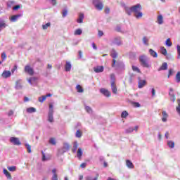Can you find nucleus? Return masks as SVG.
Masks as SVG:
<instances>
[{
    "mask_svg": "<svg viewBox=\"0 0 180 180\" xmlns=\"http://www.w3.org/2000/svg\"><path fill=\"white\" fill-rule=\"evenodd\" d=\"M142 9L143 7L141 6V4H137L129 8V13H128L127 15L130 16L131 15V12H133L134 16L136 18V19H141V18H143V12H141Z\"/></svg>",
    "mask_w": 180,
    "mask_h": 180,
    "instance_id": "obj_1",
    "label": "nucleus"
},
{
    "mask_svg": "<svg viewBox=\"0 0 180 180\" xmlns=\"http://www.w3.org/2000/svg\"><path fill=\"white\" fill-rule=\"evenodd\" d=\"M150 58L146 56V55H142L139 56V61L141 63V65L144 68H150L151 65L148 63Z\"/></svg>",
    "mask_w": 180,
    "mask_h": 180,
    "instance_id": "obj_2",
    "label": "nucleus"
},
{
    "mask_svg": "<svg viewBox=\"0 0 180 180\" xmlns=\"http://www.w3.org/2000/svg\"><path fill=\"white\" fill-rule=\"evenodd\" d=\"M112 67L115 68V70H121V71H124L126 68V66L123 62L120 61L116 63V60L115 59L112 60Z\"/></svg>",
    "mask_w": 180,
    "mask_h": 180,
    "instance_id": "obj_3",
    "label": "nucleus"
},
{
    "mask_svg": "<svg viewBox=\"0 0 180 180\" xmlns=\"http://www.w3.org/2000/svg\"><path fill=\"white\" fill-rule=\"evenodd\" d=\"M53 104L49 105V114H48V122L50 123H53L54 122V110H53Z\"/></svg>",
    "mask_w": 180,
    "mask_h": 180,
    "instance_id": "obj_4",
    "label": "nucleus"
},
{
    "mask_svg": "<svg viewBox=\"0 0 180 180\" xmlns=\"http://www.w3.org/2000/svg\"><path fill=\"white\" fill-rule=\"evenodd\" d=\"M92 4L97 11H102L103 9V2L101 0H93Z\"/></svg>",
    "mask_w": 180,
    "mask_h": 180,
    "instance_id": "obj_5",
    "label": "nucleus"
},
{
    "mask_svg": "<svg viewBox=\"0 0 180 180\" xmlns=\"http://www.w3.org/2000/svg\"><path fill=\"white\" fill-rule=\"evenodd\" d=\"M24 71H25V72H26L29 75H34V70L29 65H27L25 67Z\"/></svg>",
    "mask_w": 180,
    "mask_h": 180,
    "instance_id": "obj_6",
    "label": "nucleus"
},
{
    "mask_svg": "<svg viewBox=\"0 0 180 180\" xmlns=\"http://www.w3.org/2000/svg\"><path fill=\"white\" fill-rule=\"evenodd\" d=\"M112 44H115V46H122L123 44V41H122V38L120 37H117L114 38L112 40Z\"/></svg>",
    "mask_w": 180,
    "mask_h": 180,
    "instance_id": "obj_7",
    "label": "nucleus"
},
{
    "mask_svg": "<svg viewBox=\"0 0 180 180\" xmlns=\"http://www.w3.org/2000/svg\"><path fill=\"white\" fill-rule=\"evenodd\" d=\"M10 141L11 143H13L14 146H20L22 144V143L19 140V138H16V137H11Z\"/></svg>",
    "mask_w": 180,
    "mask_h": 180,
    "instance_id": "obj_8",
    "label": "nucleus"
},
{
    "mask_svg": "<svg viewBox=\"0 0 180 180\" xmlns=\"http://www.w3.org/2000/svg\"><path fill=\"white\" fill-rule=\"evenodd\" d=\"M100 93L104 95V96H106V98H109L110 96V91L105 88L101 89Z\"/></svg>",
    "mask_w": 180,
    "mask_h": 180,
    "instance_id": "obj_9",
    "label": "nucleus"
},
{
    "mask_svg": "<svg viewBox=\"0 0 180 180\" xmlns=\"http://www.w3.org/2000/svg\"><path fill=\"white\" fill-rule=\"evenodd\" d=\"M146 85H147V81L142 80L141 79H140V77H139L138 88L139 89L144 88Z\"/></svg>",
    "mask_w": 180,
    "mask_h": 180,
    "instance_id": "obj_10",
    "label": "nucleus"
},
{
    "mask_svg": "<svg viewBox=\"0 0 180 180\" xmlns=\"http://www.w3.org/2000/svg\"><path fill=\"white\" fill-rule=\"evenodd\" d=\"M20 18H22V13L16 14L11 16V18H10V20L11 22H18V20H19Z\"/></svg>",
    "mask_w": 180,
    "mask_h": 180,
    "instance_id": "obj_11",
    "label": "nucleus"
},
{
    "mask_svg": "<svg viewBox=\"0 0 180 180\" xmlns=\"http://www.w3.org/2000/svg\"><path fill=\"white\" fill-rule=\"evenodd\" d=\"M71 68H72V65H71V62L66 61L65 65V71H66V72H70V71H71Z\"/></svg>",
    "mask_w": 180,
    "mask_h": 180,
    "instance_id": "obj_12",
    "label": "nucleus"
},
{
    "mask_svg": "<svg viewBox=\"0 0 180 180\" xmlns=\"http://www.w3.org/2000/svg\"><path fill=\"white\" fill-rule=\"evenodd\" d=\"M8 24L2 18H0V32L3 30L7 27Z\"/></svg>",
    "mask_w": 180,
    "mask_h": 180,
    "instance_id": "obj_13",
    "label": "nucleus"
},
{
    "mask_svg": "<svg viewBox=\"0 0 180 180\" xmlns=\"http://www.w3.org/2000/svg\"><path fill=\"white\" fill-rule=\"evenodd\" d=\"M12 75V73L9 70H4L1 75L3 78H9Z\"/></svg>",
    "mask_w": 180,
    "mask_h": 180,
    "instance_id": "obj_14",
    "label": "nucleus"
},
{
    "mask_svg": "<svg viewBox=\"0 0 180 180\" xmlns=\"http://www.w3.org/2000/svg\"><path fill=\"white\" fill-rule=\"evenodd\" d=\"M84 18H85V15H84L82 13H80L77 20V23H84Z\"/></svg>",
    "mask_w": 180,
    "mask_h": 180,
    "instance_id": "obj_15",
    "label": "nucleus"
},
{
    "mask_svg": "<svg viewBox=\"0 0 180 180\" xmlns=\"http://www.w3.org/2000/svg\"><path fill=\"white\" fill-rule=\"evenodd\" d=\"M168 70V64L167 63H163L160 68L158 69V71H165Z\"/></svg>",
    "mask_w": 180,
    "mask_h": 180,
    "instance_id": "obj_16",
    "label": "nucleus"
},
{
    "mask_svg": "<svg viewBox=\"0 0 180 180\" xmlns=\"http://www.w3.org/2000/svg\"><path fill=\"white\" fill-rule=\"evenodd\" d=\"M94 70L97 74H99V72H103L104 68L103 66H97Z\"/></svg>",
    "mask_w": 180,
    "mask_h": 180,
    "instance_id": "obj_17",
    "label": "nucleus"
},
{
    "mask_svg": "<svg viewBox=\"0 0 180 180\" xmlns=\"http://www.w3.org/2000/svg\"><path fill=\"white\" fill-rule=\"evenodd\" d=\"M3 174H4L7 179H12V175H11V173H9L6 169H3Z\"/></svg>",
    "mask_w": 180,
    "mask_h": 180,
    "instance_id": "obj_18",
    "label": "nucleus"
},
{
    "mask_svg": "<svg viewBox=\"0 0 180 180\" xmlns=\"http://www.w3.org/2000/svg\"><path fill=\"white\" fill-rule=\"evenodd\" d=\"M111 89L112 91V94L115 95L117 94V87L116 86V83H111Z\"/></svg>",
    "mask_w": 180,
    "mask_h": 180,
    "instance_id": "obj_19",
    "label": "nucleus"
},
{
    "mask_svg": "<svg viewBox=\"0 0 180 180\" xmlns=\"http://www.w3.org/2000/svg\"><path fill=\"white\" fill-rule=\"evenodd\" d=\"M98 178H99V174H96L95 177H94L92 175H89L85 177L86 180H98Z\"/></svg>",
    "mask_w": 180,
    "mask_h": 180,
    "instance_id": "obj_20",
    "label": "nucleus"
},
{
    "mask_svg": "<svg viewBox=\"0 0 180 180\" xmlns=\"http://www.w3.org/2000/svg\"><path fill=\"white\" fill-rule=\"evenodd\" d=\"M162 121L165 122H167V119H168V114L167 113L166 111H162Z\"/></svg>",
    "mask_w": 180,
    "mask_h": 180,
    "instance_id": "obj_21",
    "label": "nucleus"
},
{
    "mask_svg": "<svg viewBox=\"0 0 180 180\" xmlns=\"http://www.w3.org/2000/svg\"><path fill=\"white\" fill-rule=\"evenodd\" d=\"M149 54H150L151 57H153L154 58H157V57H158V53L151 49H149Z\"/></svg>",
    "mask_w": 180,
    "mask_h": 180,
    "instance_id": "obj_22",
    "label": "nucleus"
},
{
    "mask_svg": "<svg viewBox=\"0 0 180 180\" xmlns=\"http://www.w3.org/2000/svg\"><path fill=\"white\" fill-rule=\"evenodd\" d=\"M121 6L122 8H124V9L127 15H128V13H130V11H129L130 8H129L127 6H126V4H124V2L121 3Z\"/></svg>",
    "mask_w": 180,
    "mask_h": 180,
    "instance_id": "obj_23",
    "label": "nucleus"
},
{
    "mask_svg": "<svg viewBox=\"0 0 180 180\" xmlns=\"http://www.w3.org/2000/svg\"><path fill=\"white\" fill-rule=\"evenodd\" d=\"M167 144L169 148H174L175 147V142H174V141H167Z\"/></svg>",
    "mask_w": 180,
    "mask_h": 180,
    "instance_id": "obj_24",
    "label": "nucleus"
},
{
    "mask_svg": "<svg viewBox=\"0 0 180 180\" xmlns=\"http://www.w3.org/2000/svg\"><path fill=\"white\" fill-rule=\"evenodd\" d=\"M126 165L128 168L129 169H133L134 168V165H133V162H131V161L127 160H126Z\"/></svg>",
    "mask_w": 180,
    "mask_h": 180,
    "instance_id": "obj_25",
    "label": "nucleus"
},
{
    "mask_svg": "<svg viewBox=\"0 0 180 180\" xmlns=\"http://www.w3.org/2000/svg\"><path fill=\"white\" fill-rule=\"evenodd\" d=\"M160 50L163 56H165V57H168V52L167 51V49H165V47L164 46L160 47Z\"/></svg>",
    "mask_w": 180,
    "mask_h": 180,
    "instance_id": "obj_26",
    "label": "nucleus"
},
{
    "mask_svg": "<svg viewBox=\"0 0 180 180\" xmlns=\"http://www.w3.org/2000/svg\"><path fill=\"white\" fill-rule=\"evenodd\" d=\"M77 149H78V142L75 141L73 143V147H72V153H77Z\"/></svg>",
    "mask_w": 180,
    "mask_h": 180,
    "instance_id": "obj_27",
    "label": "nucleus"
},
{
    "mask_svg": "<svg viewBox=\"0 0 180 180\" xmlns=\"http://www.w3.org/2000/svg\"><path fill=\"white\" fill-rule=\"evenodd\" d=\"M84 109H85L86 112H87L89 113V115H92V113L94 112L92 110V108H91L90 106H88V105H85Z\"/></svg>",
    "mask_w": 180,
    "mask_h": 180,
    "instance_id": "obj_28",
    "label": "nucleus"
},
{
    "mask_svg": "<svg viewBox=\"0 0 180 180\" xmlns=\"http://www.w3.org/2000/svg\"><path fill=\"white\" fill-rule=\"evenodd\" d=\"M158 25H162V23H164V18L162 17V15H159L158 16Z\"/></svg>",
    "mask_w": 180,
    "mask_h": 180,
    "instance_id": "obj_29",
    "label": "nucleus"
},
{
    "mask_svg": "<svg viewBox=\"0 0 180 180\" xmlns=\"http://www.w3.org/2000/svg\"><path fill=\"white\" fill-rule=\"evenodd\" d=\"M37 79H39V78L37 77H30L28 79V82L31 84L33 85V84H34L36 82V81H37Z\"/></svg>",
    "mask_w": 180,
    "mask_h": 180,
    "instance_id": "obj_30",
    "label": "nucleus"
},
{
    "mask_svg": "<svg viewBox=\"0 0 180 180\" xmlns=\"http://www.w3.org/2000/svg\"><path fill=\"white\" fill-rule=\"evenodd\" d=\"M27 113H34L36 112V109L34 107H30L26 109Z\"/></svg>",
    "mask_w": 180,
    "mask_h": 180,
    "instance_id": "obj_31",
    "label": "nucleus"
},
{
    "mask_svg": "<svg viewBox=\"0 0 180 180\" xmlns=\"http://www.w3.org/2000/svg\"><path fill=\"white\" fill-rule=\"evenodd\" d=\"M23 88V86H22V84L20 83V81H17L15 83V89H22Z\"/></svg>",
    "mask_w": 180,
    "mask_h": 180,
    "instance_id": "obj_32",
    "label": "nucleus"
},
{
    "mask_svg": "<svg viewBox=\"0 0 180 180\" xmlns=\"http://www.w3.org/2000/svg\"><path fill=\"white\" fill-rule=\"evenodd\" d=\"M62 148L67 153L70 150V144L65 143Z\"/></svg>",
    "mask_w": 180,
    "mask_h": 180,
    "instance_id": "obj_33",
    "label": "nucleus"
},
{
    "mask_svg": "<svg viewBox=\"0 0 180 180\" xmlns=\"http://www.w3.org/2000/svg\"><path fill=\"white\" fill-rule=\"evenodd\" d=\"M110 81L111 84H116V76L113 73L110 75Z\"/></svg>",
    "mask_w": 180,
    "mask_h": 180,
    "instance_id": "obj_34",
    "label": "nucleus"
},
{
    "mask_svg": "<svg viewBox=\"0 0 180 180\" xmlns=\"http://www.w3.org/2000/svg\"><path fill=\"white\" fill-rule=\"evenodd\" d=\"M75 36H81L82 34V30L81 28H78L75 31Z\"/></svg>",
    "mask_w": 180,
    "mask_h": 180,
    "instance_id": "obj_35",
    "label": "nucleus"
},
{
    "mask_svg": "<svg viewBox=\"0 0 180 180\" xmlns=\"http://www.w3.org/2000/svg\"><path fill=\"white\" fill-rule=\"evenodd\" d=\"M169 96H170V101L173 103L175 102V100L176 99L175 98V94H174V93L169 92Z\"/></svg>",
    "mask_w": 180,
    "mask_h": 180,
    "instance_id": "obj_36",
    "label": "nucleus"
},
{
    "mask_svg": "<svg viewBox=\"0 0 180 180\" xmlns=\"http://www.w3.org/2000/svg\"><path fill=\"white\" fill-rule=\"evenodd\" d=\"M82 154H83L82 149L81 148H79L77 150V158L79 159H81V158L82 157Z\"/></svg>",
    "mask_w": 180,
    "mask_h": 180,
    "instance_id": "obj_37",
    "label": "nucleus"
},
{
    "mask_svg": "<svg viewBox=\"0 0 180 180\" xmlns=\"http://www.w3.org/2000/svg\"><path fill=\"white\" fill-rule=\"evenodd\" d=\"M76 89L77 92H79V94H82V92H84V89H82V86H81V85L79 84H77L76 86Z\"/></svg>",
    "mask_w": 180,
    "mask_h": 180,
    "instance_id": "obj_38",
    "label": "nucleus"
},
{
    "mask_svg": "<svg viewBox=\"0 0 180 180\" xmlns=\"http://www.w3.org/2000/svg\"><path fill=\"white\" fill-rule=\"evenodd\" d=\"M175 81L176 82H177V84H179L180 82V71H179L175 77Z\"/></svg>",
    "mask_w": 180,
    "mask_h": 180,
    "instance_id": "obj_39",
    "label": "nucleus"
},
{
    "mask_svg": "<svg viewBox=\"0 0 180 180\" xmlns=\"http://www.w3.org/2000/svg\"><path fill=\"white\" fill-rule=\"evenodd\" d=\"M129 116V112L127 111H123L121 114V117L122 119H126Z\"/></svg>",
    "mask_w": 180,
    "mask_h": 180,
    "instance_id": "obj_40",
    "label": "nucleus"
},
{
    "mask_svg": "<svg viewBox=\"0 0 180 180\" xmlns=\"http://www.w3.org/2000/svg\"><path fill=\"white\" fill-rule=\"evenodd\" d=\"M142 41L144 46H148V39H147V37H143Z\"/></svg>",
    "mask_w": 180,
    "mask_h": 180,
    "instance_id": "obj_41",
    "label": "nucleus"
},
{
    "mask_svg": "<svg viewBox=\"0 0 180 180\" xmlns=\"http://www.w3.org/2000/svg\"><path fill=\"white\" fill-rule=\"evenodd\" d=\"M134 129L133 127H129L125 130L126 134H130V133H133Z\"/></svg>",
    "mask_w": 180,
    "mask_h": 180,
    "instance_id": "obj_42",
    "label": "nucleus"
},
{
    "mask_svg": "<svg viewBox=\"0 0 180 180\" xmlns=\"http://www.w3.org/2000/svg\"><path fill=\"white\" fill-rule=\"evenodd\" d=\"M165 45L167 46V47H171L172 46V42H171V39H167L165 41Z\"/></svg>",
    "mask_w": 180,
    "mask_h": 180,
    "instance_id": "obj_43",
    "label": "nucleus"
},
{
    "mask_svg": "<svg viewBox=\"0 0 180 180\" xmlns=\"http://www.w3.org/2000/svg\"><path fill=\"white\" fill-rule=\"evenodd\" d=\"M67 15H68V10H67V8H64L62 11V16H63V18H65V16H67Z\"/></svg>",
    "mask_w": 180,
    "mask_h": 180,
    "instance_id": "obj_44",
    "label": "nucleus"
},
{
    "mask_svg": "<svg viewBox=\"0 0 180 180\" xmlns=\"http://www.w3.org/2000/svg\"><path fill=\"white\" fill-rule=\"evenodd\" d=\"M75 136L77 139H80V137H82V132H81L79 130H77L76 131Z\"/></svg>",
    "mask_w": 180,
    "mask_h": 180,
    "instance_id": "obj_45",
    "label": "nucleus"
},
{
    "mask_svg": "<svg viewBox=\"0 0 180 180\" xmlns=\"http://www.w3.org/2000/svg\"><path fill=\"white\" fill-rule=\"evenodd\" d=\"M7 168L11 172H15L16 171V166L8 167Z\"/></svg>",
    "mask_w": 180,
    "mask_h": 180,
    "instance_id": "obj_46",
    "label": "nucleus"
},
{
    "mask_svg": "<svg viewBox=\"0 0 180 180\" xmlns=\"http://www.w3.org/2000/svg\"><path fill=\"white\" fill-rule=\"evenodd\" d=\"M49 143L50 144H52V146H56V144H57V142L56 141V139L54 138H51L49 139Z\"/></svg>",
    "mask_w": 180,
    "mask_h": 180,
    "instance_id": "obj_47",
    "label": "nucleus"
},
{
    "mask_svg": "<svg viewBox=\"0 0 180 180\" xmlns=\"http://www.w3.org/2000/svg\"><path fill=\"white\" fill-rule=\"evenodd\" d=\"M64 153H66V152L65 151V150L63 148H61L58 149V155H63V154H64Z\"/></svg>",
    "mask_w": 180,
    "mask_h": 180,
    "instance_id": "obj_48",
    "label": "nucleus"
},
{
    "mask_svg": "<svg viewBox=\"0 0 180 180\" xmlns=\"http://www.w3.org/2000/svg\"><path fill=\"white\" fill-rule=\"evenodd\" d=\"M51 25V24L50 22L46 23L45 25H42V29H44V30H46L48 27H50Z\"/></svg>",
    "mask_w": 180,
    "mask_h": 180,
    "instance_id": "obj_49",
    "label": "nucleus"
},
{
    "mask_svg": "<svg viewBox=\"0 0 180 180\" xmlns=\"http://www.w3.org/2000/svg\"><path fill=\"white\" fill-rule=\"evenodd\" d=\"M132 70H133V71H134L135 72H139V73L141 72L140 69H139V68H137V66L133 65V66H132Z\"/></svg>",
    "mask_w": 180,
    "mask_h": 180,
    "instance_id": "obj_50",
    "label": "nucleus"
},
{
    "mask_svg": "<svg viewBox=\"0 0 180 180\" xmlns=\"http://www.w3.org/2000/svg\"><path fill=\"white\" fill-rule=\"evenodd\" d=\"M25 147L27 150V153H32V146H30L29 143H26Z\"/></svg>",
    "mask_w": 180,
    "mask_h": 180,
    "instance_id": "obj_51",
    "label": "nucleus"
},
{
    "mask_svg": "<svg viewBox=\"0 0 180 180\" xmlns=\"http://www.w3.org/2000/svg\"><path fill=\"white\" fill-rule=\"evenodd\" d=\"M112 58H113V60H115V58H116L117 57V53L116 51H115V50H112V53L111 54Z\"/></svg>",
    "mask_w": 180,
    "mask_h": 180,
    "instance_id": "obj_52",
    "label": "nucleus"
},
{
    "mask_svg": "<svg viewBox=\"0 0 180 180\" xmlns=\"http://www.w3.org/2000/svg\"><path fill=\"white\" fill-rule=\"evenodd\" d=\"M176 50H177V58L179 59L180 58V46L177 45L176 46Z\"/></svg>",
    "mask_w": 180,
    "mask_h": 180,
    "instance_id": "obj_53",
    "label": "nucleus"
},
{
    "mask_svg": "<svg viewBox=\"0 0 180 180\" xmlns=\"http://www.w3.org/2000/svg\"><path fill=\"white\" fill-rule=\"evenodd\" d=\"M49 158L46 157V154L42 152V161H49Z\"/></svg>",
    "mask_w": 180,
    "mask_h": 180,
    "instance_id": "obj_54",
    "label": "nucleus"
},
{
    "mask_svg": "<svg viewBox=\"0 0 180 180\" xmlns=\"http://www.w3.org/2000/svg\"><path fill=\"white\" fill-rule=\"evenodd\" d=\"M46 99H47V96H42V98H41V97H39V102H41V103H43L44 101H45Z\"/></svg>",
    "mask_w": 180,
    "mask_h": 180,
    "instance_id": "obj_55",
    "label": "nucleus"
},
{
    "mask_svg": "<svg viewBox=\"0 0 180 180\" xmlns=\"http://www.w3.org/2000/svg\"><path fill=\"white\" fill-rule=\"evenodd\" d=\"M15 4V1H10L7 3V6L8 8H12V5Z\"/></svg>",
    "mask_w": 180,
    "mask_h": 180,
    "instance_id": "obj_56",
    "label": "nucleus"
},
{
    "mask_svg": "<svg viewBox=\"0 0 180 180\" xmlns=\"http://www.w3.org/2000/svg\"><path fill=\"white\" fill-rule=\"evenodd\" d=\"M1 59L2 61H5V60H6V53L5 52L1 53Z\"/></svg>",
    "mask_w": 180,
    "mask_h": 180,
    "instance_id": "obj_57",
    "label": "nucleus"
},
{
    "mask_svg": "<svg viewBox=\"0 0 180 180\" xmlns=\"http://www.w3.org/2000/svg\"><path fill=\"white\" fill-rule=\"evenodd\" d=\"M172 74H174V69H169V73L167 75V78H169V77H171V75H172Z\"/></svg>",
    "mask_w": 180,
    "mask_h": 180,
    "instance_id": "obj_58",
    "label": "nucleus"
},
{
    "mask_svg": "<svg viewBox=\"0 0 180 180\" xmlns=\"http://www.w3.org/2000/svg\"><path fill=\"white\" fill-rule=\"evenodd\" d=\"M50 4H51V5H53V6L57 5V0H49Z\"/></svg>",
    "mask_w": 180,
    "mask_h": 180,
    "instance_id": "obj_59",
    "label": "nucleus"
},
{
    "mask_svg": "<svg viewBox=\"0 0 180 180\" xmlns=\"http://www.w3.org/2000/svg\"><path fill=\"white\" fill-rule=\"evenodd\" d=\"M151 94H152V98H154V96H155V89L154 88L151 89Z\"/></svg>",
    "mask_w": 180,
    "mask_h": 180,
    "instance_id": "obj_60",
    "label": "nucleus"
},
{
    "mask_svg": "<svg viewBox=\"0 0 180 180\" xmlns=\"http://www.w3.org/2000/svg\"><path fill=\"white\" fill-rule=\"evenodd\" d=\"M115 30H116L117 32H118L119 33H122V28H121L120 26H119V25L116 27Z\"/></svg>",
    "mask_w": 180,
    "mask_h": 180,
    "instance_id": "obj_61",
    "label": "nucleus"
},
{
    "mask_svg": "<svg viewBox=\"0 0 180 180\" xmlns=\"http://www.w3.org/2000/svg\"><path fill=\"white\" fill-rule=\"evenodd\" d=\"M133 105H134L135 108H140V103L139 102H133Z\"/></svg>",
    "mask_w": 180,
    "mask_h": 180,
    "instance_id": "obj_62",
    "label": "nucleus"
},
{
    "mask_svg": "<svg viewBox=\"0 0 180 180\" xmlns=\"http://www.w3.org/2000/svg\"><path fill=\"white\" fill-rule=\"evenodd\" d=\"M51 180H58V176L56 174L53 175Z\"/></svg>",
    "mask_w": 180,
    "mask_h": 180,
    "instance_id": "obj_63",
    "label": "nucleus"
},
{
    "mask_svg": "<svg viewBox=\"0 0 180 180\" xmlns=\"http://www.w3.org/2000/svg\"><path fill=\"white\" fill-rule=\"evenodd\" d=\"M105 12L107 15L109 14V12H110V8H109L108 7H106L105 9Z\"/></svg>",
    "mask_w": 180,
    "mask_h": 180,
    "instance_id": "obj_64",
    "label": "nucleus"
}]
</instances>
